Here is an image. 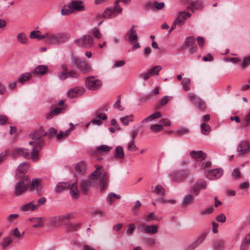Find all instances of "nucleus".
Here are the masks:
<instances>
[{"instance_id": "a211bd4d", "label": "nucleus", "mask_w": 250, "mask_h": 250, "mask_svg": "<svg viewBox=\"0 0 250 250\" xmlns=\"http://www.w3.org/2000/svg\"><path fill=\"white\" fill-rule=\"evenodd\" d=\"M141 228L142 231L146 234H155L158 232V227L156 225H147L146 226L141 224L139 227Z\"/></svg>"}, {"instance_id": "dca6fc26", "label": "nucleus", "mask_w": 250, "mask_h": 250, "mask_svg": "<svg viewBox=\"0 0 250 250\" xmlns=\"http://www.w3.org/2000/svg\"><path fill=\"white\" fill-rule=\"evenodd\" d=\"M207 187V183L205 181L196 182L190 189L191 193L195 195H198L202 189H205Z\"/></svg>"}, {"instance_id": "72a5a7b5", "label": "nucleus", "mask_w": 250, "mask_h": 250, "mask_svg": "<svg viewBox=\"0 0 250 250\" xmlns=\"http://www.w3.org/2000/svg\"><path fill=\"white\" fill-rule=\"evenodd\" d=\"M250 244V232L248 233L245 237L241 245V250H246Z\"/></svg>"}, {"instance_id": "a19ab883", "label": "nucleus", "mask_w": 250, "mask_h": 250, "mask_svg": "<svg viewBox=\"0 0 250 250\" xmlns=\"http://www.w3.org/2000/svg\"><path fill=\"white\" fill-rule=\"evenodd\" d=\"M200 128L202 133L204 135H208L210 131V126L206 123H202L200 125Z\"/></svg>"}, {"instance_id": "2eb2a0df", "label": "nucleus", "mask_w": 250, "mask_h": 250, "mask_svg": "<svg viewBox=\"0 0 250 250\" xmlns=\"http://www.w3.org/2000/svg\"><path fill=\"white\" fill-rule=\"evenodd\" d=\"M205 174L206 177L209 179H218L222 175L223 170L221 168L207 170L205 171Z\"/></svg>"}, {"instance_id": "de8ad7c7", "label": "nucleus", "mask_w": 250, "mask_h": 250, "mask_svg": "<svg viewBox=\"0 0 250 250\" xmlns=\"http://www.w3.org/2000/svg\"><path fill=\"white\" fill-rule=\"evenodd\" d=\"M244 122H242L240 128H244L250 125V112L245 115Z\"/></svg>"}, {"instance_id": "69168bd1", "label": "nucleus", "mask_w": 250, "mask_h": 250, "mask_svg": "<svg viewBox=\"0 0 250 250\" xmlns=\"http://www.w3.org/2000/svg\"><path fill=\"white\" fill-rule=\"evenodd\" d=\"M154 4L155 8L159 10L163 9L165 6L164 2H158L157 1H154Z\"/></svg>"}, {"instance_id": "412c9836", "label": "nucleus", "mask_w": 250, "mask_h": 250, "mask_svg": "<svg viewBox=\"0 0 250 250\" xmlns=\"http://www.w3.org/2000/svg\"><path fill=\"white\" fill-rule=\"evenodd\" d=\"M107 116L104 113L97 112L95 118L91 121L92 125H100L103 121L107 119Z\"/></svg>"}, {"instance_id": "774afa93", "label": "nucleus", "mask_w": 250, "mask_h": 250, "mask_svg": "<svg viewBox=\"0 0 250 250\" xmlns=\"http://www.w3.org/2000/svg\"><path fill=\"white\" fill-rule=\"evenodd\" d=\"M12 234L13 236L18 240V241H19V240L21 239V232L19 231L18 228H15L13 230Z\"/></svg>"}, {"instance_id": "e433bc0d", "label": "nucleus", "mask_w": 250, "mask_h": 250, "mask_svg": "<svg viewBox=\"0 0 250 250\" xmlns=\"http://www.w3.org/2000/svg\"><path fill=\"white\" fill-rule=\"evenodd\" d=\"M41 180L38 178H34L32 180V182H30L31 190H39L40 187V183Z\"/></svg>"}, {"instance_id": "6e6552de", "label": "nucleus", "mask_w": 250, "mask_h": 250, "mask_svg": "<svg viewBox=\"0 0 250 250\" xmlns=\"http://www.w3.org/2000/svg\"><path fill=\"white\" fill-rule=\"evenodd\" d=\"M46 201V200L45 197H41L37 202L33 201L22 206L21 207V210L23 211L36 210L40 207L44 205Z\"/></svg>"}, {"instance_id": "680f3d73", "label": "nucleus", "mask_w": 250, "mask_h": 250, "mask_svg": "<svg viewBox=\"0 0 250 250\" xmlns=\"http://www.w3.org/2000/svg\"><path fill=\"white\" fill-rule=\"evenodd\" d=\"M213 211V208L212 207H208L201 211V214L206 215L212 213Z\"/></svg>"}, {"instance_id": "0eeeda50", "label": "nucleus", "mask_w": 250, "mask_h": 250, "mask_svg": "<svg viewBox=\"0 0 250 250\" xmlns=\"http://www.w3.org/2000/svg\"><path fill=\"white\" fill-rule=\"evenodd\" d=\"M62 71L58 73V77L61 80H64L67 78H77L79 75L75 70H71L68 71L67 66L65 64L61 65Z\"/></svg>"}, {"instance_id": "e2e57ef3", "label": "nucleus", "mask_w": 250, "mask_h": 250, "mask_svg": "<svg viewBox=\"0 0 250 250\" xmlns=\"http://www.w3.org/2000/svg\"><path fill=\"white\" fill-rule=\"evenodd\" d=\"M224 245V242L222 240H218L215 243L214 250H221Z\"/></svg>"}, {"instance_id": "473e14b6", "label": "nucleus", "mask_w": 250, "mask_h": 250, "mask_svg": "<svg viewBox=\"0 0 250 250\" xmlns=\"http://www.w3.org/2000/svg\"><path fill=\"white\" fill-rule=\"evenodd\" d=\"M74 129V127H70V128L66 130L64 132L60 131L59 133L56 135V138L58 140H62L64 138H66L68 136L70 132Z\"/></svg>"}, {"instance_id": "393cba45", "label": "nucleus", "mask_w": 250, "mask_h": 250, "mask_svg": "<svg viewBox=\"0 0 250 250\" xmlns=\"http://www.w3.org/2000/svg\"><path fill=\"white\" fill-rule=\"evenodd\" d=\"M190 156L191 157L195 159L196 161H198L199 159L201 160H204L206 159L207 155L206 153H204L202 151H194L192 150L190 152Z\"/></svg>"}, {"instance_id": "ddd939ff", "label": "nucleus", "mask_w": 250, "mask_h": 250, "mask_svg": "<svg viewBox=\"0 0 250 250\" xmlns=\"http://www.w3.org/2000/svg\"><path fill=\"white\" fill-rule=\"evenodd\" d=\"M238 156L241 157L250 151V144L247 141H242L238 145L236 149Z\"/></svg>"}, {"instance_id": "4be33fe9", "label": "nucleus", "mask_w": 250, "mask_h": 250, "mask_svg": "<svg viewBox=\"0 0 250 250\" xmlns=\"http://www.w3.org/2000/svg\"><path fill=\"white\" fill-rule=\"evenodd\" d=\"M208 235V232H204L200 234L198 238L190 245L189 248L191 250H193L197 247L200 244L203 243Z\"/></svg>"}, {"instance_id": "79ce46f5", "label": "nucleus", "mask_w": 250, "mask_h": 250, "mask_svg": "<svg viewBox=\"0 0 250 250\" xmlns=\"http://www.w3.org/2000/svg\"><path fill=\"white\" fill-rule=\"evenodd\" d=\"M17 40L21 44H26L28 41L27 37L23 33H20L18 35Z\"/></svg>"}, {"instance_id": "4d7b16f0", "label": "nucleus", "mask_w": 250, "mask_h": 250, "mask_svg": "<svg viewBox=\"0 0 250 250\" xmlns=\"http://www.w3.org/2000/svg\"><path fill=\"white\" fill-rule=\"evenodd\" d=\"M199 109L201 110H205L206 109V105L205 102L200 98L199 101L196 103Z\"/></svg>"}, {"instance_id": "423d86ee", "label": "nucleus", "mask_w": 250, "mask_h": 250, "mask_svg": "<svg viewBox=\"0 0 250 250\" xmlns=\"http://www.w3.org/2000/svg\"><path fill=\"white\" fill-rule=\"evenodd\" d=\"M71 59L72 62L82 73L86 74L92 71L91 67L85 61H83L75 56H72Z\"/></svg>"}, {"instance_id": "9d476101", "label": "nucleus", "mask_w": 250, "mask_h": 250, "mask_svg": "<svg viewBox=\"0 0 250 250\" xmlns=\"http://www.w3.org/2000/svg\"><path fill=\"white\" fill-rule=\"evenodd\" d=\"M191 14L189 13L186 12L185 11H182L180 12L176 19L174 21L172 25L169 30V33L174 30L176 26H182L185 23V21L186 18L190 17Z\"/></svg>"}, {"instance_id": "4c0bfd02", "label": "nucleus", "mask_w": 250, "mask_h": 250, "mask_svg": "<svg viewBox=\"0 0 250 250\" xmlns=\"http://www.w3.org/2000/svg\"><path fill=\"white\" fill-rule=\"evenodd\" d=\"M12 242L11 238L9 236L4 237L0 243L3 250H5L7 247Z\"/></svg>"}, {"instance_id": "39448f33", "label": "nucleus", "mask_w": 250, "mask_h": 250, "mask_svg": "<svg viewBox=\"0 0 250 250\" xmlns=\"http://www.w3.org/2000/svg\"><path fill=\"white\" fill-rule=\"evenodd\" d=\"M72 216L70 213H66L61 216L51 217L46 220V224L51 228H57L64 221L69 219Z\"/></svg>"}, {"instance_id": "6e6d98bb", "label": "nucleus", "mask_w": 250, "mask_h": 250, "mask_svg": "<svg viewBox=\"0 0 250 250\" xmlns=\"http://www.w3.org/2000/svg\"><path fill=\"white\" fill-rule=\"evenodd\" d=\"M80 223L73 224L71 223H69L67 225L68 229L70 230H76L80 228Z\"/></svg>"}, {"instance_id": "6ab92c4d", "label": "nucleus", "mask_w": 250, "mask_h": 250, "mask_svg": "<svg viewBox=\"0 0 250 250\" xmlns=\"http://www.w3.org/2000/svg\"><path fill=\"white\" fill-rule=\"evenodd\" d=\"M84 92L83 87H76L70 89L67 93V95L70 98H74L82 95Z\"/></svg>"}, {"instance_id": "338daca9", "label": "nucleus", "mask_w": 250, "mask_h": 250, "mask_svg": "<svg viewBox=\"0 0 250 250\" xmlns=\"http://www.w3.org/2000/svg\"><path fill=\"white\" fill-rule=\"evenodd\" d=\"M232 176L234 179H237L241 176V172L238 168L234 169L232 172Z\"/></svg>"}, {"instance_id": "f704fd0d", "label": "nucleus", "mask_w": 250, "mask_h": 250, "mask_svg": "<svg viewBox=\"0 0 250 250\" xmlns=\"http://www.w3.org/2000/svg\"><path fill=\"white\" fill-rule=\"evenodd\" d=\"M32 77V74H30L29 73H25L24 74L20 75L18 78V82L21 83V84H23L25 83L26 81L30 80Z\"/></svg>"}, {"instance_id": "1a4fd4ad", "label": "nucleus", "mask_w": 250, "mask_h": 250, "mask_svg": "<svg viewBox=\"0 0 250 250\" xmlns=\"http://www.w3.org/2000/svg\"><path fill=\"white\" fill-rule=\"evenodd\" d=\"M86 87L90 90H97L99 89L102 85V82L97 79H96L94 76H91L87 77L85 81Z\"/></svg>"}, {"instance_id": "ea45409f", "label": "nucleus", "mask_w": 250, "mask_h": 250, "mask_svg": "<svg viewBox=\"0 0 250 250\" xmlns=\"http://www.w3.org/2000/svg\"><path fill=\"white\" fill-rule=\"evenodd\" d=\"M62 108V107H57L54 109L53 110L50 111L46 116L47 119H51L53 116L57 115L61 113Z\"/></svg>"}, {"instance_id": "13d9d810", "label": "nucleus", "mask_w": 250, "mask_h": 250, "mask_svg": "<svg viewBox=\"0 0 250 250\" xmlns=\"http://www.w3.org/2000/svg\"><path fill=\"white\" fill-rule=\"evenodd\" d=\"M150 76H151V75L147 70V71L141 73L139 77L144 81H147Z\"/></svg>"}, {"instance_id": "a878e982", "label": "nucleus", "mask_w": 250, "mask_h": 250, "mask_svg": "<svg viewBox=\"0 0 250 250\" xmlns=\"http://www.w3.org/2000/svg\"><path fill=\"white\" fill-rule=\"evenodd\" d=\"M134 26L132 25L131 28L127 33V37L128 41L131 42H135L137 41L138 36L136 31L134 29Z\"/></svg>"}, {"instance_id": "c85d7f7f", "label": "nucleus", "mask_w": 250, "mask_h": 250, "mask_svg": "<svg viewBox=\"0 0 250 250\" xmlns=\"http://www.w3.org/2000/svg\"><path fill=\"white\" fill-rule=\"evenodd\" d=\"M161 116L162 115L161 113L159 111H157L144 119L141 122V124H144L148 122H150L156 118L161 117Z\"/></svg>"}, {"instance_id": "c03bdc74", "label": "nucleus", "mask_w": 250, "mask_h": 250, "mask_svg": "<svg viewBox=\"0 0 250 250\" xmlns=\"http://www.w3.org/2000/svg\"><path fill=\"white\" fill-rule=\"evenodd\" d=\"M162 69V67L160 65H157L153 66L151 68L148 70V72L151 75V76L153 75H158L159 74V71Z\"/></svg>"}, {"instance_id": "aec40b11", "label": "nucleus", "mask_w": 250, "mask_h": 250, "mask_svg": "<svg viewBox=\"0 0 250 250\" xmlns=\"http://www.w3.org/2000/svg\"><path fill=\"white\" fill-rule=\"evenodd\" d=\"M29 167V165L27 163L23 162L21 163L16 169V176L20 178L28 171Z\"/></svg>"}, {"instance_id": "864d4df0", "label": "nucleus", "mask_w": 250, "mask_h": 250, "mask_svg": "<svg viewBox=\"0 0 250 250\" xmlns=\"http://www.w3.org/2000/svg\"><path fill=\"white\" fill-rule=\"evenodd\" d=\"M112 148V147L109 146H108L105 145H103L102 146H99L96 148V150L99 151H104V152H108Z\"/></svg>"}, {"instance_id": "c756f323", "label": "nucleus", "mask_w": 250, "mask_h": 250, "mask_svg": "<svg viewBox=\"0 0 250 250\" xmlns=\"http://www.w3.org/2000/svg\"><path fill=\"white\" fill-rule=\"evenodd\" d=\"M114 157L119 160H123L125 157L123 148L121 146H118L114 152Z\"/></svg>"}, {"instance_id": "a18cd8bd", "label": "nucleus", "mask_w": 250, "mask_h": 250, "mask_svg": "<svg viewBox=\"0 0 250 250\" xmlns=\"http://www.w3.org/2000/svg\"><path fill=\"white\" fill-rule=\"evenodd\" d=\"M195 39L193 36H189L186 38L184 42V45L186 47L191 46L195 42Z\"/></svg>"}, {"instance_id": "5fc2aeb1", "label": "nucleus", "mask_w": 250, "mask_h": 250, "mask_svg": "<svg viewBox=\"0 0 250 250\" xmlns=\"http://www.w3.org/2000/svg\"><path fill=\"white\" fill-rule=\"evenodd\" d=\"M113 106L115 108L117 109L120 111H123L124 109V107H123L121 104V96H119L118 97V99L114 104Z\"/></svg>"}, {"instance_id": "37998d69", "label": "nucleus", "mask_w": 250, "mask_h": 250, "mask_svg": "<svg viewBox=\"0 0 250 250\" xmlns=\"http://www.w3.org/2000/svg\"><path fill=\"white\" fill-rule=\"evenodd\" d=\"M187 96L189 101L194 104H196V103L200 99L199 97L197 96L194 93H189L188 94Z\"/></svg>"}, {"instance_id": "49530a36", "label": "nucleus", "mask_w": 250, "mask_h": 250, "mask_svg": "<svg viewBox=\"0 0 250 250\" xmlns=\"http://www.w3.org/2000/svg\"><path fill=\"white\" fill-rule=\"evenodd\" d=\"M170 98V97L168 96H166L163 97L159 102V103L156 107L157 108H159L162 106L166 105L169 101Z\"/></svg>"}, {"instance_id": "58836bf2", "label": "nucleus", "mask_w": 250, "mask_h": 250, "mask_svg": "<svg viewBox=\"0 0 250 250\" xmlns=\"http://www.w3.org/2000/svg\"><path fill=\"white\" fill-rule=\"evenodd\" d=\"M194 200L193 196L191 195H187L184 198L182 203V206L187 207L189 204L193 203Z\"/></svg>"}, {"instance_id": "2f4dec72", "label": "nucleus", "mask_w": 250, "mask_h": 250, "mask_svg": "<svg viewBox=\"0 0 250 250\" xmlns=\"http://www.w3.org/2000/svg\"><path fill=\"white\" fill-rule=\"evenodd\" d=\"M191 80L189 78H185L182 82V86L185 91H189L191 89Z\"/></svg>"}, {"instance_id": "f8f14e48", "label": "nucleus", "mask_w": 250, "mask_h": 250, "mask_svg": "<svg viewBox=\"0 0 250 250\" xmlns=\"http://www.w3.org/2000/svg\"><path fill=\"white\" fill-rule=\"evenodd\" d=\"M122 11V8L119 5L114 4L113 8H106L103 13V16L104 18H113L117 16Z\"/></svg>"}, {"instance_id": "f257e3e1", "label": "nucleus", "mask_w": 250, "mask_h": 250, "mask_svg": "<svg viewBox=\"0 0 250 250\" xmlns=\"http://www.w3.org/2000/svg\"><path fill=\"white\" fill-rule=\"evenodd\" d=\"M102 167L97 166L96 169L89 176L88 179L82 180L80 183L81 192L86 194L89 188L93 186L99 184V188L101 191L105 190L109 182V175L107 172L103 173L101 171Z\"/></svg>"}, {"instance_id": "052dcab7", "label": "nucleus", "mask_w": 250, "mask_h": 250, "mask_svg": "<svg viewBox=\"0 0 250 250\" xmlns=\"http://www.w3.org/2000/svg\"><path fill=\"white\" fill-rule=\"evenodd\" d=\"M9 152V150H6L0 153V165L4 161Z\"/></svg>"}, {"instance_id": "cd10ccee", "label": "nucleus", "mask_w": 250, "mask_h": 250, "mask_svg": "<svg viewBox=\"0 0 250 250\" xmlns=\"http://www.w3.org/2000/svg\"><path fill=\"white\" fill-rule=\"evenodd\" d=\"M30 220L34 224L33 228H39L44 226L43 221L45 220V219L42 217H36L30 218Z\"/></svg>"}, {"instance_id": "bf43d9fd", "label": "nucleus", "mask_w": 250, "mask_h": 250, "mask_svg": "<svg viewBox=\"0 0 250 250\" xmlns=\"http://www.w3.org/2000/svg\"><path fill=\"white\" fill-rule=\"evenodd\" d=\"M127 148L129 150L135 151L138 149L135 145L134 140H131L128 144Z\"/></svg>"}, {"instance_id": "5701e85b", "label": "nucleus", "mask_w": 250, "mask_h": 250, "mask_svg": "<svg viewBox=\"0 0 250 250\" xmlns=\"http://www.w3.org/2000/svg\"><path fill=\"white\" fill-rule=\"evenodd\" d=\"M86 164L84 161H80L75 167V172L78 175H83L86 171Z\"/></svg>"}, {"instance_id": "0e129e2a", "label": "nucleus", "mask_w": 250, "mask_h": 250, "mask_svg": "<svg viewBox=\"0 0 250 250\" xmlns=\"http://www.w3.org/2000/svg\"><path fill=\"white\" fill-rule=\"evenodd\" d=\"M189 132V130L188 128H181L178 129L176 132V134L178 136L188 134Z\"/></svg>"}, {"instance_id": "3c124183", "label": "nucleus", "mask_w": 250, "mask_h": 250, "mask_svg": "<svg viewBox=\"0 0 250 250\" xmlns=\"http://www.w3.org/2000/svg\"><path fill=\"white\" fill-rule=\"evenodd\" d=\"M154 192L160 196H164L165 193V189L160 185H158L155 187Z\"/></svg>"}, {"instance_id": "b1692460", "label": "nucleus", "mask_w": 250, "mask_h": 250, "mask_svg": "<svg viewBox=\"0 0 250 250\" xmlns=\"http://www.w3.org/2000/svg\"><path fill=\"white\" fill-rule=\"evenodd\" d=\"M48 33H46L43 35L41 34V32L39 30H34L31 32L29 35V38L31 39H37L38 41L42 40L48 38Z\"/></svg>"}, {"instance_id": "c9c22d12", "label": "nucleus", "mask_w": 250, "mask_h": 250, "mask_svg": "<svg viewBox=\"0 0 250 250\" xmlns=\"http://www.w3.org/2000/svg\"><path fill=\"white\" fill-rule=\"evenodd\" d=\"M70 186V184L64 182L59 183L56 187L55 189V191L56 192H61L63 190L66 189Z\"/></svg>"}, {"instance_id": "20e7f679", "label": "nucleus", "mask_w": 250, "mask_h": 250, "mask_svg": "<svg viewBox=\"0 0 250 250\" xmlns=\"http://www.w3.org/2000/svg\"><path fill=\"white\" fill-rule=\"evenodd\" d=\"M30 179L28 176H25L17 181L14 187V193L16 196L24 194L30 188Z\"/></svg>"}, {"instance_id": "8fccbe9b", "label": "nucleus", "mask_w": 250, "mask_h": 250, "mask_svg": "<svg viewBox=\"0 0 250 250\" xmlns=\"http://www.w3.org/2000/svg\"><path fill=\"white\" fill-rule=\"evenodd\" d=\"M133 115H130L129 116H126L120 119L121 122L125 125H128L129 121H133Z\"/></svg>"}, {"instance_id": "7c9ffc66", "label": "nucleus", "mask_w": 250, "mask_h": 250, "mask_svg": "<svg viewBox=\"0 0 250 250\" xmlns=\"http://www.w3.org/2000/svg\"><path fill=\"white\" fill-rule=\"evenodd\" d=\"M48 71V67L45 65H39L37 66L34 71L33 72V74H37L43 75L45 74Z\"/></svg>"}, {"instance_id": "4468645a", "label": "nucleus", "mask_w": 250, "mask_h": 250, "mask_svg": "<svg viewBox=\"0 0 250 250\" xmlns=\"http://www.w3.org/2000/svg\"><path fill=\"white\" fill-rule=\"evenodd\" d=\"M31 152L27 148L20 147L14 148L12 150V154L14 157L21 155L25 159L31 158Z\"/></svg>"}, {"instance_id": "bb28decb", "label": "nucleus", "mask_w": 250, "mask_h": 250, "mask_svg": "<svg viewBox=\"0 0 250 250\" xmlns=\"http://www.w3.org/2000/svg\"><path fill=\"white\" fill-rule=\"evenodd\" d=\"M69 187L70 193L73 199H78L79 195V190L77 186L76 182L70 185Z\"/></svg>"}, {"instance_id": "09e8293b", "label": "nucleus", "mask_w": 250, "mask_h": 250, "mask_svg": "<svg viewBox=\"0 0 250 250\" xmlns=\"http://www.w3.org/2000/svg\"><path fill=\"white\" fill-rule=\"evenodd\" d=\"M111 197L116 198L120 199H121V196L119 194H116L112 192L109 193L107 196L106 200L110 204H111L114 201V200H111Z\"/></svg>"}, {"instance_id": "f3484780", "label": "nucleus", "mask_w": 250, "mask_h": 250, "mask_svg": "<svg viewBox=\"0 0 250 250\" xmlns=\"http://www.w3.org/2000/svg\"><path fill=\"white\" fill-rule=\"evenodd\" d=\"M68 8L72 9V11H82L84 10V6L81 0H73L68 3Z\"/></svg>"}, {"instance_id": "f03ea898", "label": "nucleus", "mask_w": 250, "mask_h": 250, "mask_svg": "<svg viewBox=\"0 0 250 250\" xmlns=\"http://www.w3.org/2000/svg\"><path fill=\"white\" fill-rule=\"evenodd\" d=\"M46 135L47 132L42 126L29 135V138L31 140L29 141V144L32 146L31 158L34 162H37L39 159V152L44 145L43 137Z\"/></svg>"}, {"instance_id": "603ef678", "label": "nucleus", "mask_w": 250, "mask_h": 250, "mask_svg": "<svg viewBox=\"0 0 250 250\" xmlns=\"http://www.w3.org/2000/svg\"><path fill=\"white\" fill-rule=\"evenodd\" d=\"M150 130L154 132L157 133L161 131L164 128L163 126L159 124L151 125L150 127Z\"/></svg>"}, {"instance_id": "7ed1b4c3", "label": "nucleus", "mask_w": 250, "mask_h": 250, "mask_svg": "<svg viewBox=\"0 0 250 250\" xmlns=\"http://www.w3.org/2000/svg\"><path fill=\"white\" fill-rule=\"evenodd\" d=\"M70 39V35L66 32H62L55 34H50L48 33V38L46 40V42L50 44L58 45L68 42Z\"/></svg>"}, {"instance_id": "9b49d317", "label": "nucleus", "mask_w": 250, "mask_h": 250, "mask_svg": "<svg viewBox=\"0 0 250 250\" xmlns=\"http://www.w3.org/2000/svg\"><path fill=\"white\" fill-rule=\"evenodd\" d=\"M93 39L89 35H85L78 39L74 41L75 43L79 46L83 47H90L93 44Z\"/></svg>"}]
</instances>
